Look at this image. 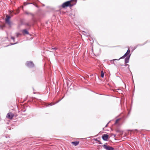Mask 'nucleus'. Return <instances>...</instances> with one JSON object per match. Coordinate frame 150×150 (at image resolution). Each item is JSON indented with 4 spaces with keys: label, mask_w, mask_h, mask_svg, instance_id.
Listing matches in <instances>:
<instances>
[{
    "label": "nucleus",
    "mask_w": 150,
    "mask_h": 150,
    "mask_svg": "<svg viewBox=\"0 0 150 150\" xmlns=\"http://www.w3.org/2000/svg\"><path fill=\"white\" fill-rule=\"evenodd\" d=\"M4 27V25H0V28L2 29H3Z\"/></svg>",
    "instance_id": "nucleus-24"
},
{
    "label": "nucleus",
    "mask_w": 150,
    "mask_h": 150,
    "mask_svg": "<svg viewBox=\"0 0 150 150\" xmlns=\"http://www.w3.org/2000/svg\"><path fill=\"white\" fill-rule=\"evenodd\" d=\"M22 34L19 33H16V37H18L20 35H21Z\"/></svg>",
    "instance_id": "nucleus-22"
},
{
    "label": "nucleus",
    "mask_w": 150,
    "mask_h": 150,
    "mask_svg": "<svg viewBox=\"0 0 150 150\" xmlns=\"http://www.w3.org/2000/svg\"><path fill=\"white\" fill-rule=\"evenodd\" d=\"M103 148L106 150H114V148L112 146L107 145V143H106L102 146Z\"/></svg>",
    "instance_id": "nucleus-3"
},
{
    "label": "nucleus",
    "mask_w": 150,
    "mask_h": 150,
    "mask_svg": "<svg viewBox=\"0 0 150 150\" xmlns=\"http://www.w3.org/2000/svg\"><path fill=\"white\" fill-rule=\"evenodd\" d=\"M96 136H94V137H96Z\"/></svg>",
    "instance_id": "nucleus-37"
},
{
    "label": "nucleus",
    "mask_w": 150,
    "mask_h": 150,
    "mask_svg": "<svg viewBox=\"0 0 150 150\" xmlns=\"http://www.w3.org/2000/svg\"><path fill=\"white\" fill-rule=\"evenodd\" d=\"M49 49H51V50H57V48L56 47H54V48H49Z\"/></svg>",
    "instance_id": "nucleus-25"
},
{
    "label": "nucleus",
    "mask_w": 150,
    "mask_h": 150,
    "mask_svg": "<svg viewBox=\"0 0 150 150\" xmlns=\"http://www.w3.org/2000/svg\"><path fill=\"white\" fill-rule=\"evenodd\" d=\"M24 5L25 6H26V5H27L28 4H32L33 5H35V4L33 3H27L26 2H24Z\"/></svg>",
    "instance_id": "nucleus-18"
},
{
    "label": "nucleus",
    "mask_w": 150,
    "mask_h": 150,
    "mask_svg": "<svg viewBox=\"0 0 150 150\" xmlns=\"http://www.w3.org/2000/svg\"><path fill=\"white\" fill-rule=\"evenodd\" d=\"M130 50L128 48L127 52L124 54V55L126 57L125 59V62H129L131 55V54H130Z\"/></svg>",
    "instance_id": "nucleus-1"
},
{
    "label": "nucleus",
    "mask_w": 150,
    "mask_h": 150,
    "mask_svg": "<svg viewBox=\"0 0 150 150\" xmlns=\"http://www.w3.org/2000/svg\"><path fill=\"white\" fill-rule=\"evenodd\" d=\"M138 46H137V45L136 46H135L134 47V49H133V50H134Z\"/></svg>",
    "instance_id": "nucleus-31"
},
{
    "label": "nucleus",
    "mask_w": 150,
    "mask_h": 150,
    "mask_svg": "<svg viewBox=\"0 0 150 150\" xmlns=\"http://www.w3.org/2000/svg\"><path fill=\"white\" fill-rule=\"evenodd\" d=\"M129 62H125V65H123L122 64H120V65L121 66H128L129 64H127V63H128Z\"/></svg>",
    "instance_id": "nucleus-16"
},
{
    "label": "nucleus",
    "mask_w": 150,
    "mask_h": 150,
    "mask_svg": "<svg viewBox=\"0 0 150 150\" xmlns=\"http://www.w3.org/2000/svg\"><path fill=\"white\" fill-rule=\"evenodd\" d=\"M38 1H39L38 0H37Z\"/></svg>",
    "instance_id": "nucleus-38"
},
{
    "label": "nucleus",
    "mask_w": 150,
    "mask_h": 150,
    "mask_svg": "<svg viewBox=\"0 0 150 150\" xmlns=\"http://www.w3.org/2000/svg\"><path fill=\"white\" fill-rule=\"evenodd\" d=\"M116 132H120V133L122 132L121 130L120 129L116 130Z\"/></svg>",
    "instance_id": "nucleus-26"
},
{
    "label": "nucleus",
    "mask_w": 150,
    "mask_h": 150,
    "mask_svg": "<svg viewBox=\"0 0 150 150\" xmlns=\"http://www.w3.org/2000/svg\"><path fill=\"white\" fill-rule=\"evenodd\" d=\"M70 4L71 5L74 4L73 6L76 5L77 2V0H70Z\"/></svg>",
    "instance_id": "nucleus-12"
},
{
    "label": "nucleus",
    "mask_w": 150,
    "mask_h": 150,
    "mask_svg": "<svg viewBox=\"0 0 150 150\" xmlns=\"http://www.w3.org/2000/svg\"><path fill=\"white\" fill-rule=\"evenodd\" d=\"M14 116V114L12 113L9 112L7 114L6 117L10 119H12Z\"/></svg>",
    "instance_id": "nucleus-8"
},
{
    "label": "nucleus",
    "mask_w": 150,
    "mask_h": 150,
    "mask_svg": "<svg viewBox=\"0 0 150 150\" xmlns=\"http://www.w3.org/2000/svg\"><path fill=\"white\" fill-rule=\"evenodd\" d=\"M110 122V121H109V122L106 125V126H105V127H106L108 126V124Z\"/></svg>",
    "instance_id": "nucleus-30"
},
{
    "label": "nucleus",
    "mask_w": 150,
    "mask_h": 150,
    "mask_svg": "<svg viewBox=\"0 0 150 150\" xmlns=\"http://www.w3.org/2000/svg\"><path fill=\"white\" fill-rule=\"evenodd\" d=\"M64 97V96L61 99H60V100H58V101H57V102H56L55 103V104H56L57 103H58V102H59L60 100H61L62 99H63V98ZM54 104H52V103H50L48 105H47V106H51L52 105H53Z\"/></svg>",
    "instance_id": "nucleus-14"
},
{
    "label": "nucleus",
    "mask_w": 150,
    "mask_h": 150,
    "mask_svg": "<svg viewBox=\"0 0 150 150\" xmlns=\"http://www.w3.org/2000/svg\"><path fill=\"white\" fill-rule=\"evenodd\" d=\"M91 137H88L86 138L85 139H88V138H91Z\"/></svg>",
    "instance_id": "nucleus-33"
},
{
    "label": "nucleus",
    "mask_w": 150,
    "mask_h": 150,
    "mask_svg": "<svg viewBox=\"0 0 150 150\" xmlns=\"http://www.w3.org/2000/svg\"><path fill=\"white\" fill-rule=\"evenodd\" d=\"M25 13L28 15H29V14L30 15L32 16V18H31V20H32V21L34 23L35 22L36 20L35 18L34 15L33 14L31 13L28 12L27 11L25 12Z\"/></svg>",
    "instance_id": "nucleus-6"
},
{
    "label": "nucleus",
    "mask_w": 150,
    "mask_h": 150,
    "mask_svg": "<svg viewBox=\"0 0 150 150\" xmlns=\"http://www.w3.org/2000/svg\"><path fill=\"white\" fill-rule=\"evenodd\" d=\"M11 38L13 40V41H14V40L15 38L14 37H11Z\"/></svg>",
    "instance_id": "nucleus-27"
},
{
    "label": "nucleus",
    "mask_w": 150,
    "mask_h": 150,
    "mask_svg": "<svg viewBox=\"0 0 150 150\" xmlns=\"http://www.w3.org/2000/svg\"><path fill=\"white\" fill-rule=\"evenodd\" d=\"M104 74L103 71H101V76L102 78H103L104 77Z\"/></svg>",
    "instance_id": "nucleus-20"
},
{
    "label": "nucleus",
    "mask_w": 150,
    "mask_h": 150,
    "mask_svg": "<svg viewBox=\"0 0 150 150\" xmlns=\"http://www.w3.org/2000/svg\"><path fill=\"white\" fill-rule=\"evenodd\" d=\"M126 57L124 54L123 56L121 57H120L118 59H113V60H111V61H115V60H119L120 59H124Z\"/></svg>",
    "instance_id": "nucleus-15"
},
{
    "label": "nucleus",
    "mask_w": 150,
    "mask_h": 150,
    "mask_svg": "<svg viewBox=\"0 0 150 150\" xmlns=\"http://www.w3.org/2000/svg\"><path fill=\"white\" fill-rule=\"evenodd\" d=\"M70 2V1H68L63 3L61 5L62 7L63 8L68 7L71 8L73 6L74 4L71 5Z\"/></svg>",
    "instance_id": "nucleus-2"
},
{
    "label": "nucleus",
    "mask_w": 150,
    "mask_h": 150,
    "mask_svg": "<svg viewBox=\"0 0 150 150\" xmlns=\"http://www.w3.org/2000/svg\"><path fill=\"white\" fill-rule=\"evenodd\" d=\"M26 111V109H21V111H20L19 112H21V113H22V112H25Z\"/></svg>",
    "instance_id": "nucleus-23"
},
{
    "label": "nucleus",
    "mask_w": 150,
    "mask_h": 150,
    "mask_svg": "<svg viewBox=\"0 0 150 150\" xmlns=\"http://www.w3.org/2000/svg\"><path fill=\"white\" fill-rule=\"evenodd\" d=\"M79 142L78 141H74L71 142V144L75 146H77L79 144Z\"/></svg>",
    "instance_id": "nucleus-13"
},
{
    "label": "nucleus",
    "mask_w": 150,
    "mask_h": 150,
    "mask_svg": "<svg viewBox=\"0 0 150 150\" xmlns=\"http://www.w3.org/2000/svg\"><path fill=\"white\" fill-rule=\"evenodd\" d=\"M93 76V74H91L90 75V77H91V76ZM88 77L89 78V76H88Z\"/></svg>",
    "instance_id": "nucleus-32"
},
{
    "label": "nucleus",
    "mask_w": 150,
    "mask_h": 150,
    "mask_svg": "<svg viewBox=\"0 0 150 150\" xmlns=\"http://www.w3.org/2000/svg\"><path fill=\"white\" fill-rule=\"evenodd\" d=\"M93 140H94L95 141H97V142H99V144H102V143L100 142V141L98 139H93Z\"/></svg>",
    "instance_id": "nucleus-17"
},
{
    "label": "nucleus",
    "mask_w": 150,
    "mask_h": 150,
    "mask_svg": "<svg viewBox=\"0 0 150 150\" xmlns=\"http://www.w3.org/2000/svg\"><path fill=\"white\" fill-rule=\"evenodd\" d=\"M34 5L37 8H38V6L37 5H35H35Z\"/></svg>",
    "instance_id": "nucleus-34"
},
{
    "label": "nucleus",
    "mask_w": 150,
    "mask_h": 150,
    "mask_svg": "<svg viewBox=\"0 0 150 150\" xmlns=\"http://www.w3.org/2000/svg\"><path fill=\"white\" fill-rule=\"evenodd\" d=\"M43 6H45V5L44 4H43Z\"/></svg>",
    "instance_id": "nucleus-36"
},
{
    "label": "nucleus",
    "mask_w": 150,
    "mask_h": 150,
    "mask_svg": "<svg viewBox=\"0 0 150 150\" xmlns=\"http://www.w3.org/2000/svg\"><path fill=\"white\" fill-rule=\"evenodd\" d=\"M25 65L29 68H32L34 67V64L33 62L31 61H27L25 63Z\"/></svg>",
    "instance_id": "nucleus-5"
},
{
    "label": "nucleus",
    "mask_w": 150,
    "mask_h": 150,
    "mask_svg": "<svg viewBox=\"0 0 150 150\" xmlns=\"http://www.w3.org/2000/svg\"><path fill=\"white\" fill-rule=\"evenodd\" d=\"M127 69H128V70L131 72L130 71V69L129 68V65L128 66V67H127Z\"/></svg>",
    "instance_id": "nucleus-29"
},
{
    "label": "nucleus",
    "mask_w": 150,
    "mask_h": 150,
    "mask_svg": "<svg viewBox=\"0 0 150 150\" xmlns=\"http://www.w3.org/2000/svg\"><path fill=\"white\" fill-rule=\"evenodd\" d=\"M146 130H144V129H140V130H138L137 129H132V131H136V132H139L140 134H142V135L144 136L145 134H142L141 132L142 131H146Z\"/></svg>",
    "instance_id": "nucleus-10"
},
{
    "label": "nucleus",
    "mask_w": 150,
    "mask_h": 150,
    "mask_svg": "<svg viewBox=\"0 0 150 150\" xmlns=\"http://www.w3.org/2000/svg\"><path fill=\"white\" fill-rule=\"evenodd\" d=\"M112 135H114V136L115 137V136L116 135V134H112Z\"/></svg>",
    "instance_id": "nucleus-35"
},
{
    "label": "nucleus",
    "mask_w": 150,
    "mask_h": 150,
    "mask_svg": "<svg viewBox=\"0 0 150 150\" xmlns=\"http://www.w3.org/2000/svg\"><path fill=\"white\" fill-rule=\"evenodd\" d=\"M121 119V118H118V119H116L115 121V122L114 124L116 125V124H117L118 122L119 121V120H120Z\"/></svg>",
    "instance_id": "nucleus-19"
},
{
    "label": "nucleus",
    "mask_w": 150,
    "mask_h": 150,
    "mask_svg": "<svg viewBox=\"0 0 150 150\" xmlns=\"http://www.w3.org/2000/svg\"><path fill=\"white\" fill-rule=\"evenodd\" d=\"M23 25L25 26L29 27L28 29H30L32 25H33V24L32 23H25L23 24Z\"/></svg>",
    "instance_id": "nucleus-9"
},
{
    "label": "nucleus",
    "mask_w": 150,
    "mask_h": 150,
    "mask_svg": "<svg viewBox=\"0 0 150 150\" xmlns=\"http://www.w3.org/2000/svg\"><path fill=\"white\" fill-rule=\"evenodd\" d=\"M11 16H8V15H6V17L5 19V21L6 23L8 24V25H11V22L10 20L11 18Z\"/></svg>",
    "instance_id": "nucleus-4"
},
{
    "label": "nucleus",
    "mask_w": 150,
    "mask_h": 150,
    "mask_svg": "<svg viewBox=\"0 0 150 150\" xmlns=\"http://www.w3.org/2000/svg\"><path fill=\"white\" fill-rule=\"evenodd\" d=\"M23 34L24 35H29V33L28 30L26 29H24L22 30V31Z\"/></svg>",
    "instance_id": "nucleus-11"
},
{
    "label": "nucleus",
    "mask_w": 150,
    "mask_h": 150,
    "mask_svg": "<svg viewBox=\"0 0 150 150\" xmlns=\"http://www.w3.org/2000/svg\"><path fill=\"white\" fill-rule=\"evenodd\" d=\"M17 43H18V42H16L14 43H10V44H11V45H14L17 44Z\"/></svg>",
    "instance_id": "nucleus-28"
},
{
    "label": "nucleus",
    "mask_w": 150,
    "mask_h": 150,
    "mask_svg": "<svg viewBox=\"0 0 150 150\" xmlns=\"http://www.w3.org/2000/svg\"><path fill=\"white\" fill-rule=\"evenodd\" d=\"M147 41H146L143 44H139L137 45V46L138 47V46H142L144 45L147 42Z\"/></svg>",
    "instance_id": "nucleus-21"
},
{
    "label": "nucleus",
    "mask_w": 150,
    "mask_h": 150,
    "mask_svg": "<svg viewBox=\"0 0 150 150\" xmlns=\"http://www.w3.org/2000/svg\"><path fill=\"white\" fill-rule=\"evenodd\" d=\"M102 138L104 141H107L109 139V135L106 134H103L102 136Z\"/></svg>",
    "instance_id": "nucleus-7"
}]
</instances>
